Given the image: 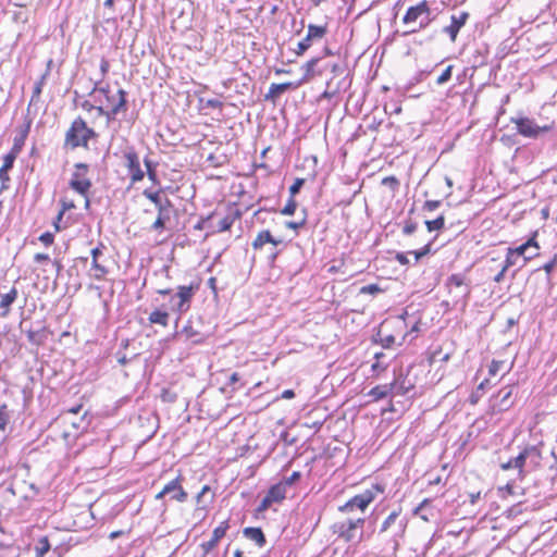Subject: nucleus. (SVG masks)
Returning <instances> with one entry per match:
<instances>
[{
    "mask_svg": "<svg viewBox=\"0 0 557 557\" xmlns=\"http://www.w3.org/2000/svg\"><path fill=\"white\" fill-rule=\"evenodd\" d=\"M407 519L401 516V509L392 510L382 521L376 537L384 542L382 552L385 556L395 555L399 549L400 541L405 535Z\"/></svg>",
    "mask_w": 557,
    "mask_h": 557,
    "instance_id": "1",
    "label": "nucleus"
},
{
    "mask_svg": "<svg viewBox=\"0 0 557 557\" xmlns=\"http://www.w3.org/2000/svg\"><path fill=\"white\" fill-rule=\"evenodd\" d=\"M99 134L92 127H89L82 116H77L65 132L63 148L65 150L89 149V141L97 140Z\"/></svg>",
    "mask_w": 557,
    "mask_h": 557,
    "instance_id": "2",
    "label": "nucleus"
},
{
    "mask_svg": "<svg viewBox=\"0 0 557 557\" xmlns=\"http://www.w3.org/2000/svg\"><path fill=\"white\" fill-rule=\"evenodd\" d=\"M364 523V517L347 518L333 524V533L347 543H359L370 536L362 531Z\"/></svg>",
    "mask_w": 557,
    "mask_h": 557,
    "instance_id": "3",
    "label": "nucleus"
},
{
    "mask_svg": "<svg viewBox=\"0 0 557 557\" xmlns=\"http://www.w3.org/2000/svg\"><path fill=\"white\" fill-rule=\"evenodd\" d=\"M384 493V487L380 484H373L370 488L362 491L361 493L351 497L343 506L338 507V510L344 513L352 512L355 509H359L362 512L366 508L374 502L379 494Z\"/></svg>",
    "mask_w": 557,
    "mask_h": 557,
    "instance_id": "4",
    "label": "nucleus"
},
{
    "mask_svg": "<svg viewBox=\"0 0 557 557\" xmlns=\"http://www.w3.org/2000/svg\"><path fill=\"white\" fill-rule=\"evenodd\" d=\"M445 285L449 288L454 305H460L465 308L471 294V286L466 282V275L463 273H454L447 277Z\"/></svg>",
    "mask_w": 557,
    "mask_h": 557,
    "instance_id": "5",
    "label": "nucleus"
},
{
    "mask_svg": "<svg viewBox=\"0 0 557 557\" xmlns=\"http://www.w3.org/2000/svg\"><path fill=\"white\" fill-rule=\"evenodd\" d=\"M74 172L72 173V177L69 182V186L72 190L79 194L81 196L86 197V207L89 206L88 193L92 186L91 181L87 177L89 172V165L84 162H78L74 164Z\"/></svg>",
    "mask_w": 557,
    "mask_h": 557,
    "instance_id": "6",
    "label": "nucleus"
},
{
    "mask_svg": "<svg viewBox=\"0 0 557 557\" xmlns=\"http://www.w3.org/2000/svg\"><path fill=\"white\" fill-rule=\"evenodd\" d=\"M198 284L178 286L177 293L170 299V307L173 311L184 313L189 310L194 294L198 290Z\"/></svg>",
    "mask_w": 557,
    "mask_h": 557,
    "instance_id": "7",
    "label": "nucleus"
},
{
    "mask_svg": "<svg viewBox=\"0 0 557 557\" xmlns=\"http://www.w3.org/2000/svg\"><path fill=\"white\" fill-rule=\"evenodd\" d=\"M124 165L127 169L128 176L133 184L144 180L145 172L140 166L139 156L134 147H127L123 150Z\"/></svg>",
    "mask_w": 557,
    "mask_h": 557,
    "instance_id": "8",
    "label": "nucleus"
},
{
    "mask_svg": "<svg viewBox=\"0 0 557 557\" xmlns=\"http://www.w3.org/2000/svg\"><path fill=\"white\" fill-rule=\"evenodd\" d=\"M183 476L178 475L168 482L163 488L156 495L157 499L169 497V500L185 503L188 498L187 492L182 486Z\"/></svg>",
    "mask_w": 557,
    "mask_h": 557,
    "instance_id": "9",
    "label": "nucleus"
},
{
    "mask_svg": "<svg viewBox=\"0 0 557 557\" xmlns=\"http://www.w3.org/2000/svg\"><path fill=\"white\" fill-rule=\"evenodd\" d=\"M119 99L116 101V104H114L112 108L106 109L102 106H95V109L97 111L98 116H104L108 122L114 121L116 119V115L121 112H126L128 109V102H127V92L120 88L117 90Z\"/></svg>",
    "mask_w": 557,
    "mask_h": 557,
    "instance_id": "10",
    "label": "nucleus"
},
{
    "mask_svg": "<svg viewBox=\"0 0 557 557\" xmlns=\"http://www.w3.org/2000/svg\"><path fill=\"white\" fill-rule=\"evenodd\" d=\"M326 25L321 26L315 24H309L307 35L302 40L298 42L295 53L297 55H302L311 47L312 41L314 39H322L326 35Z\"/></svg>",
    "mask_w": 557,
    "mask_h": 557,
    "instance_id": "11",
    "label": "nucleus"
},
{
    "mask_svg": "<svg viewBox=\"0 0 557 557\" xmlns=\"http://www.w3.org/2000/svg\"><path fill=\"white\" fill-rule=\"evenodd\" d=\"M163 189L160 188L158 190H152L150 188H146L143 191V195L154 203L158 214H170V210L173 208V203L169 198H161Z\"/></svg>",
    "mask_w": 557,
    "mask_h": 557,
    "instance_id": "12",
    "label": "nucleus"
},
{
    "mask_svg": "<svg viewBox=\"0 0 557 557\" xmlns=\"http://www.w3.org/2000/svg\"><path fill=\"white\" fill-rule=\"evenodd\" d=\"M228 529V520L222 521L216 528H214L211 539L200 544V548L205 555L209 554L218 546L219 542L225 536Z\"/></svg>",
    "mask_w": 557,
    "mask_h": 557,
    "instance_id": "13",
    "label": "nucleus"
},
{
    "mask_svg": "<svg viewBox=\"0 0 557 557\" xmlns=\"http://www.w3.org/2000/svg\"><path fill=\"white\" fill-rule=\"evenodd\" d=\"M468 18V12H460L459 15H451L450 24L443 28V33L447 34L450 40L454 42L457 38L459 30L465 26Z\"/></svg>",
    "mask_w": 557,
    "mask_h": 557,
    "instance_id": "14",
    "label": "nucleus"
},
{
    "mask_svg": "<svg viewBox=\"0 0 557 557\" xmlns=\"http://www.w3.org/2000/svg\"><path fill=\"white\" fill-rule=\"evenodd\" d=\"M265 244H271L274 247H286V243L281 238H275L269 230H262L258 233L257 237L252 242V248L255 250L261 249Z\"/></svg>",
    "mask_w": 557,
    "mask_h": 557,
    "instance_id": "15",
    "label": "nucleus"
},
{
    "mask_svg": "<svg viewBox=\"0 0 557 557\" xmlns=\"http://www.w3.org/2000/svg\"><path fill=\"white\" fill-rule=\"evenodd\" d=\"M389 384L391 387H393V396H405L414 387L413 383L408 379V375L404 374L403 371L396 374L394 381Z\"/></svg>",
    "mask_w": 557,
    "mask_h": 557,
    "instance_id": "16",
    "label": "nucleus"
},
{
    "mask_svg": "<svg viewBox=\"0 0 557 557\" xmlns=\"http://www.w3.org/2000/svg\"><path fill=\"white\" fill-rule=\"evenodd\" d=\"M431 9L425 0L421 1L417 5L409 7L403 17L405 24L416 22L422 15H430Z\"/></svg>",
    "mask_w": 557,
    "mask_h": 557,
    "instance_id": "17",
    "label": "nucleus"
},
{
    "mask_svg": "<svg viewBox=\"0 0 557 557\" xmlns=\"http://www.w3.org/2000/svg\"><path fill=\"white\" fill-rule=\"evenodd\" d=\"M104 248H106L104 245L102 243H99V245L97 247L92 248L90 251L91 259H92L91 268L96 271V273L94 274V277L96 280H101L109 272L104 265L99 263V258L103 255Z\"/></svg>",
    "mask_w": 557,
    "mask_h": 557,
    "instance_id": "18",
    "label": "nucleus"
},
{
    "mask_svg": "<svg viewBox=\"0 0 557 557\" xmlns=\"http://www.w3.org/2000/svg\"><path fill=\"white\" fill-rule=\"evenodd\" d=\"M16 158H17L16 156H14L13 153H10V152H8L3 157V164L0 168V181H1L0 194L4 189L9 188L8 183L10 182V176H9L8 172L13 169Z\"/></svg>",
    "mask_w": 557,
    "mask_h": 557,
    "instance_id": "19",
    "label": "nucleus"
},
{
    "mask_svg": "<svg viewBox=\"0 0 557 557\" xmlns=\"http://www.w3.org/2000/svg\"><path fill=\"white\" fill-rule=\"evenodd\" d=\"M299 87V84L293 83V82H286L282 84H271L269 91L264 96L265 101H272L275 102L276 99L284 94L285 91L289 89H296Z\"/></svg>",
    "mask_w": 557,
    "mask_h": 557,
    "instance_id": "20",
    "label": "nucleus"
},
{
    "mask_svg": "<svg viewBox=\"0 0 557 557\" xmlns=\"http://www.w3.org/2000/svg\"><path fill=\"white\" fill-rule=\"evenodd\" d=\"M320 60H321L320 58H312L308 62H306L301 66V71L304 72V75L298 82H296V84H299V86H301L302 84L308 83L317 74H321L324 71L323 69L319 70V71L315 70V66L318 65Z\"/></svg>",
    "mask_w": 557,
    "mask_h": 557,
    "instance_id": "21",
    "label": "nucleus"
},
{
    "mask_svg": "<svg viewBox=\"0 0 557 557\" xmlns=\"http://www.w3.org/2000/svg\"><path fill=\"white\" fill-rule=\"evenodd\" d=\"M243 535L253 541L260 548L267 544V539L261 528L247 527L243 530Z\"/></svg>",
    "mask_w": 557,
    "mask_h": 557,
    "instance_id": "22",
    "label": "nucleus"
},
{
    "mask_svg": "<svg viewBox=\"0 0 557 557\" xmlns=\"http://www.w3.org/2000/svg\"><path fill=\"white\" fill-rule=\"evenodd\" d=\"M512 121L515 122L516 124V133L515 134H504L500 138V141L508 146V147H511L513 146L515 144H517V138L519 135H522V114L521 113H518L516 115V117L512 119Z\"/></svg>",
    "mask_w": 557,
    "mask_h": 557,
    "instance_id": "23",
    "label": "nucleus"
},
{
    "mask_svg": "<svg viewBox=\"0 0 557 557\" xmlns=\"http://www.w3.org/2000/svg\"><path fill=\"white\" fill-rule=\"evenodd\" d=\"M550 128V125L540 126L534 121L524 117V137L536 138L541 133L548 132Z\"/></svg>",
    "mask_w": 557,
    "mask_h": 557,
    "instance_id": "24",
    "label": "nucleus"
},
{
    "mask_svg": "<svg viewBox=\"0 0 557 557\" xmlns=\"http://www.w3.org/2000/svg\"><path fill=\"white\" fill-rule=\"evenodd\" d=\"M29 128H30V121H28L26 123L25 127L21 131V134L18 136L14 137L13 146H12L11 150L9 151L10 153H13L14 156L18 157V154L21 153V151L25 145V140L29 133Z\"/></svg>",
    "mask_w": 557,
    "mask_h": 557,
    "instance_id": "25",
    "label": "nucleus"
},
{
    "mask_svg": "<svg viewBox=\"0 0 557 557\" xmlns=\"http://www.w3.org/2000/svg\"><path fill=\"white\" fill-rule=\"evenodd\" d=\"M273 503H281L286 498V487L281 483L270 486L265 494Z\"/></svg>",
    "mask_w": 557,
    "mask_h": 557,
    "instance_id": "26",
    "label": "nucleus"
},
{
    "mask_svg": "<svg viewBox=\"0 0 557 557\" xmlns=\"http://www.w3.org/2000/svg\"><path fill=\"white\" fill-rule=\"evenodd\" d=\"M329 83L333 86L334 90L339 94L342 91H346L351 85V78L349 74H345L344 76H332L329 79Z\"/></svg>",
    "mask_w": 557,
    "mask_h": 557,
    "instance_id": "27",
    "label": "nucleus"
},
{
    "mask_svg": "<svg viewBox=\"0 0 557 557\" xmlns=\"http://www.w3.org/2000/svg\"><path fill=\"white\" fill-rule=\"evenodd\" d=\"M330 69L332 76H344L345 74H349L347 63L344 60H338L336 62L326 63L323 70Z\"/></svg>",
    "mask_w": 557,
    "mask_h": 557,
    "instance_id": "28",
    "label": "nucleus"
},
{
    "mask_svg": "<svg viewBox=\"0 0 557 557\" xmlns=\"http://www.w3.org/2000/svg\"><path fill=\"white\" fill-rule=\"evenodd\" d=\"M27 339L30 344L40 346L42 345L47 339V332L46 327H41L39 330H27L26 331Z\"/></svg>",
    "mask_w": 557,
    "mask_h": 557,
    "instance_id": "29",
    "label": "nucleus"
},
{
    "mask_svg": "<svg viewBox=\"0 0 557 557\" xmlns=\"http://www.w3.org/2000/svg\"><path fill=\"white\" fill-rule=\"evenodd\" d=\"M369 395L374 400L384 399L387 396H393V387H391V384L376 385L369 392Z\"/></svg>",
    "mask_w": 557,
    "mask_h": 557,
    "instance_id": "30",
    "label": "nucleus"
},
{
    "mask_svg": "<svg viewBox=\"0 0 557 557\" xmlns=\"http://www.w3.org/2000/svg\"><path fill=\"white\" fill-rule=\"evenodd\" d=\"M16 298L17 289L15 287H12L7 294L1 296L0 308L5 309V311L2 313L3 317L7 315L11 305L16 300Z\"/></svg>",
    "mask_w": 557,
    "mask_h": 557,
    "instance_id": "31",
    "label": "nucleus"
},
{
    "mask_svg": "<svg viewBox=\"0 0 557 557\" xmlns=\"http://www.w3.org/2000/svg\"><path fill=\"white\" fill-rule=\"evenodd\" d=\"M48 79V73H44L40 78L35 83L34 85V88H33V92H32V97H30V101H29V107L35 103V102H38L39 99H40V95L42 92V88L46 84Z\"/></svg>",
    "mask_w": 557,
    "mask_h": 557,
    "instance_id": "32",
    "label": "nucleus"
},
{
    "mask_svg": "<svg viewBox=\"0 0 557 557\" xmlns=\"http://www.w3.org/2000/svg\"><path fill=\"white\" fill-rule=\"evenodd\" d=\"M169 318L170 315L166 311L156 309L149 314L148 320L152 324L166 326L169 323Z\"/></svg>",
    "mask_w": 557,
    "mask_h": 557,
    "instance_id": "33",
    "label": "nucleus"
},
{
    "mask_svg": "<svg viewBox=\"0 0 557 557\" xmlns=\"http://www.w3.org/2000/svg\"><path fill=\"white\" fill-rule=\"evenodd\" d=\"M144 164L146 166V173H147L148 180L150 182H152L154 185L159 184L160 181H159L158 173H157L158 162H154L148 158H145Z\"/></svg>",
    "mask_w": 557,
    "mask_h": 557,
    "instance_id": "34",
    "label": "nucleus"
},
{
    "mask_svg": "<svg viewBox=\"0 0 557 557\" xmlns=\"http://www.w3.org/2000/svg\"><path fill=\"white\" fill-rule=\"evenodd\" d=\"M500 468L503 470H509L515 468L518 470V473H522V451H520L516 457L508 459L506 462L500 463Z\"/></svg>",
    "mask_w": 557,
    "mask_h": 557,
    "instance_id": "35",
    "label": "nucleus"
},
{
    "mask_svg": "<svg viewBox=\"0 0 557 557\" xmlns=\"http://www.w3.org/2000/svg\"><path fill=\"white\" fill-rule=\"evenodd\" d=\"M237 218H239L238 211H236L234 214H227L221 219L218 223V232L228 231Z\"/></svg>",
    "mask_w": 557,
    "mask_h": 557,
    "instance_id": "36",
    "label": "nucleus"
},
{
    "mask_svg": "<svg viewBox=\"0 0 557 557\" xmlns=\"http://www.w3.org/2000/svg\"><path fill=\"white\" fill-rule=\"evenodd\" d=\"M424 224L429 232L441 231L445 226V218L440 215L434 220H426Z\"/></svg>",
    "mask_w": 557,
    "mask_h": 557,
    "instance_id": "37",
    "label": "nucleus"
},
{
    "mask_svg": "<svg viewBox=\"0 0 557 557\" xmlns=\"http://www.w3.org/2000/svg\"><path fill=\"white\" fill-rule=\"evenodd\" d=\"M11 419L7 404H0V431H5Z\"/></svg>",
    "mask_w": 557,
    "mask_h": 557,
    "instance_id": "38",
    "label": "nucleus"
},
{
    "mask_svg": "<svg viewBox=\"0 0 557 557\" xmlns=\"http://www.w3.org/2000/svg\"><path fill=\"white\" fill-rule=\"evenodd\" d=\"M432 244L433 240L425 244L422 248L413 251H409V253L414 256V264L418 263L423 257L430 255L432 252Z\"/></svg>",
    "mask_w": 557,
    "mask_h": 557,
    "instance_id": "39",
    "label": "nucleus"
},
{
    "mask_svg": "<svg viewBox=\"0 0 557 557\" xmlns=\"http://www.w3.org/2000/svg\"><path fill=\"white\" fill-rule=\"evenodd\" d=\"M178 321L180 318H177L175 321V335H184L186 339H191L195 335L198 334L196 331L193 330L190 325H185L181 331H178Z\"/></svg>",
    "mask_w": 557,
    "mask_h": 557,
    "instance_id": "40",
    "label": "nucleus"
},
{
    "mask_svg": "<svg viewBox=\"0 0 557 557\" xmlns=\"http://www.w3.org/2000/svg\"><path fill=\"white\" fill-rule=\"evenodd\" d=\"M304 218L300 221H286L285 226L287 228H292L294 231H298L299 228L304 227L307 222V209H302Z\"/></svg>",
    "mask_w": 557,
    "mask_h": 557,
    "instance_id": "41",
    "label": "nucleus"
},
{
    "mask_svg": "<svg viewBox=\"0 0 557 557\" xmlns=\"http://www.w3.org/2000/svg\"><path fill=\"white\" fill-rule=\"evenodd\" d=\"M383 292V288L379 284L364 285L359 289V294L363 295H377Z\"/></svg>",
    "mask_w": 557,
    "mask_h": 557,
    "instance_id": "42",
    "label": "nucleus"
},
{
    "mask_svg": "<svg viewBox=\"0 0 557 557\" xmlns=\"http://www.w3.org/2000/svg\"><path fill=\"white\" fill-rule=\"evenodd\" d=\"M297 209V201L295 198L289 197L287 203L281 209V214L293 215Z\"/></svg>",
    "mask_w": 557,
    "mask_h": 557,
    "instance_id": "43",
    "label": "nucleus"
},
{
    "mask_svg": "<svg viewBox=\"0 0 557 557\" xmlns=\"http://www.w3.org/2000/svg\"><path fill=\"white\" fill-rule=\"evenodd\" d=\"M386 355L382 351L374 354L375 362L371 367L373 371L384 370L386 368L387 363L383 361Z\"/></svg>",
    "mask_w": 557,
    "mask_h": 557,
    "instance_id": "44",
    "label": "nucleus"
},
{
    "mask_svg": "<svg viewBox=\"0 0 557 557\" xmlns=\"http://www.w3.org/2000/svg\"><path fill=\"white\" fill-rule=\"evenodd\" d=\"M206 495H203V492H199L196 495V503L199 505V509H205L208 505L213 503L214 494H212L208 500H206Z\"/></svg>",
    "mask_w": 557,
    "mask_h": 557,
    "instance_id": "45",
    "label": "nucleus"
},
{
    "mask_svg": "<svg viewBox=\"0 0 557 557\" xmlns=\"http://www.w3.org/2000/svg\"><path fill=\"white\" fill-rule=\"evenodd\" d=\"M36 557H44V555L50 550V543L47 537L40 539L39 546L36 547Z\"/></svg>",
    "mask_w": 557,
    "mask_h": 557,
    "instance_id": "46",
    "label": "nucleus"
},
{
    "mask_svg": "<svg viewBox=\"0 0 557 557\" xmlns=\"http://www.w3.org/2000/svg\"><path fill=\"white\" fill-rule=\"evenodd\" d=\"M304 185V178H296L295 182L289 186V197L295 198V196L300 191Z\"/></svg>",
    "mask_w": 557,
    "mask_h": 557,
    "instance_id": "47",
    "label": "nucleus"
},
{
    "mask_svg": "<svg viewBox=\"0 0 557 557\" xmlns=\"http://www.w3.org/2000/svg\"><path fill=\"white\" fill-rule=\"evenodd\" d=\"M301 479V473L299 471H294L288 478H284L281 483L287 488V486H292L294 483Z\"/></svg>",
    "mask_w": 557,
    "mask_h": 557,
    "instance_id": "48",
    "label": "nucleus"
},
{
    "mask_svg": "<svg viewBox=\"0 0 557 557\" xmlns=\"http://www.w3.org/2000/svg\"><path fill=\"white\" fill-rule=\"evenodd\" d=\"M453 65H448L443 73L437 77L436 84L444 85L451 78Z\"/></svg>",
    "mask_w": 557,
    "mask_h": 557,
    "instance_id": "49",
    "label": "nucleus"
},
{
    "mask_svg": "<svg viewBox=\"0 0 557 557\" xmlns=\"http://www.w3.org/2000/svg\"><path fill=\"white\" fill-rule=\"evenodd\" d=\"M170 220V214H158L156 221L152 224L153 230H162L165 227L166 221Z\"/></svg>",
    "mask_w": 557,
    "mask_h": 557,
    "instance_id": "50",
    "label": "nucleus"
},
{
    "mask_svg": "<svg viewBox=\"0 0 557 557\" xmlns=\"http://www.w3.org/2000/svg\"><path fill=\"white\" fill-rule=\"evenodd\" d=\"M417 227H418L417 222H414V221H412V220H410V219H409V220H407V221L405 222V225H404V227H403V233H404L405 235H407V236H408V235H411V234H413V233L416 232Z\"/></svg>",
    "mask_w": 557,
    "mask_h": 557,
    "instance_id": "51",
    "label": "nucleus"
},
{
    "mask_svg": "<svg viewBox=\"0 0 557 557\" xmlns=\"http://www.w3.org/2000/svg\"><path fill=\"white\" fill-rule=\"evenodd\" d=\"M97 91L102 94L106 98H107V95H111L110 90H109V85L100 86V82L95 83V86L91 89V91L89 92V96H92Z\"/></svg>",
    "mask_w": 557,
    "mask_h": 557,
    "instance_id": "52",
    "label": "nucleus"
},
{
    "mask_svg": "<svg viewBox=\"0 0 557 557\" xmlns=\"http://www.w3.org/2000/svg\"><path fill=\"white\" fill-rule=\"evenodd\" d=\"M382 185L388 186L395 190L399 187V181L395 176H386L382 180Z\"/></svg>",
    "mask_w": 557,
    "mask_h": 557,
    "instance_id": "53",
    "label": "nucleus"
},
{
    "mask_svg": "<svg viewBox=\"0 0 557 557\" xmlns=\"http://www.w3.org/2000/svg\"><path fill=\"white\" fill-rule=\"evenodd\" d=\"M274 503L265 495L259 506L257 507V512H263L268 508H270Z\"/></svg>",
    "mask_w": 557,
    "mask_h": 557,
    "instance_id": "54",
    "label": "nucleus"
},
{
    "mask_svg": "<svg viewBox=\"0 0 557 557\" xmlns=\"http://www.w3.org/2000/svg\"><path fill=\"white\" fill-rule=\"evenodd\" d=\"M408 255H410L409 251L408 252H397L395 255V260L401 265H408V264H410Z\"/></svg>",
    "mask_w": 557,
    "mask_h": 557,
    "instance_id": "55",
    "label": "nucleus"
},
{
    "mask_svg": "<svg viewBox=\"0 0 557 557\" xmlns=\"http://www.w3.org/2000/svg\"><path fill=\"white\" fill-rule=\"evenodd\" d=\"M39 240L45 245V246H50L53 240H54V235L50 232H45L42 233L40 236H39Z\"/></svg>",
    "mask_w": 557,
    "mask_h": 557,
    "instance_id": "56",
    "label": "nucleus"
},
{
    "mask_svg": "<svg viewBox=\"0 0 557 557\" xmlns=\"http://www.w3.org/2000/svg\"><path fill=\"white\" fill-rule=\"evenodd\" d=\"M338 94L334 90L333 86L329 83V81L326 82V89L323 91V94L321 95L322 98H325V99H332L334 98L335 96H337Z\"/></svg>",
    "mask_w": 557,
    "mask_h": 557,
    "instance_id": "57",
    "label": "nucleus"
},
{
    "mask_svg": "<svg viewBox=\"0 0 557 557\" xmlns=\"http://www.w3.org/2000/svg\"><path fill=\"white\" fill-rule=\"evenodd\" d=\"M520 513H522L521 503H517V504H515L513 506H511L510 508L507 509V516L508 517H516V516H518Z\"/></svg>",
    "mask_w": 557,
    "mask_h": 557,
    "instance_id": "58",
    "label": "nucleus"
},
{
    "mask_svg": "<svg viewBox=\"0 0 557 557\" xmlns=\"http://www.w3.org/2000/svg\"><path fill=\"white\" fill-rule=\"evenodd\" d=\"M440 200H426L423 205V209L426 211H434L441 206Z\"/></svg>",
    "mask_w": 557,
    "mask_h": 557,
    "instance_id": "59",
    "label": "nucleus"
},
{
    "mask_svg": "<svg viewBox=\"0 0 557 557\" xmlns=\"http://www.w3.org/2000/svg\"><path fill=\"white\" fill-rule=\"evenodd\" d=\"M516 487H517V485L515 484V482H508L505 485V487H500L499 491L503 493V496L505 497V493H507L509 495L516 494V491H515Z\"/></svg>",
    "mask_w": 557,
    "mask_h": 557,
    "instance_id": "60",
    "label": "nucleus"
},
{
    "mask_svg": "<svg viewBox=\"0 0 557 557\" xmlns=\"http://www.w3.org/2000/svg\"><path fill=\"white\" fill-rule=\"evenodd\" d=\"M281 251H282V248L273 246V248L271 249V251L268 255V260H269L270 264L274 263V261L276 260V258H277V256L280 255Z\"/></svg>",
    "mask_w": 557,
    "mask_h": 557,
    "instance_id": "61",
    "label": "nucleus"
},
{
    "mask_svg": "<svg viewBox=\"0 0 557 557\" xmlns=\"http://www.w3.org/2000/svg\"><path fill=\"white\" fill-rule=\"evenodd\" d=\"M109 69H110L109 61L106 58H102L100 61V72H101L102 77H104L108 74Z\"/></svg>",
    "mask_w": 557,
    "mask_h": 557,
    "instance_id": "62",
    "label": "nucleus"
},
{
    "mask_svg": "<svg viewBox=\"0 0 557 557\" xmlns=\"http://www.w3.org/2000/svg\"><path fill=\"white\" fill-rule=\"evenodd\" d=\"M395 343V337L393 335H387L381 338V344L384 348H389Z\"/></svg>",
    "mask_w": 557,
    "mask_h": 557,
    "instance_id": "63",
    "label": "nucleus"
},
{
    "mask_svg": "<svg viewBox=\"0 0 557 557\" xmlns=\"http://www.w3.org/2000/svg\"><path fill=\"white\" fill-rule=\"evenodd\" d=\"M504 363L503 362H498V361H493L492 364L490 366V369H488V372L491 375H496L499 371V368L503 367Z\"/></svg>",
    "mask_w": 557,
    "mask_h": 557,
    "instance_id": "64",
    "label": "nucleus"
}]
</instances>
